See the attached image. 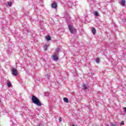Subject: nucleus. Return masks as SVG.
<instances>
[{
    "label": "nucleus",
    "mask_w": 126,
    "mask_h": 126,
    "mask_svg": "<svg viewBox=\"0 0 126 126\" xmlns=\"http://www.w3.org/2000/svg\"><path fill=\"white\" fill-rule=\"evenodd\" d=\"M46 39L47 41H51V36L50 35H47L46 36Z\"/></svg>",
    "instance_id": "8"
},
{
    "label": "nucleus",
    "mask_w": 126,
    "mask_h": 126,
    "mask_svg": "<svg viewBox=\"0 0 126 126\" xmlns=\"http://www.w3.org/2000/svg\"><path fill=\"white\" fill-rule=\"evenodd\" d=\"M92 32L94 35H95V34H96V29H95V28H93L92 29Z\"/></svg>",
    "instance_id": "9"
},
{
    "label": "nucleus",
    "mask_w": 126,
    "mask_h": 126,
    "mask_svg": "<svg viewBox=\"0 0 126 126\" xmlns=\"http://www.w3.org/2000/svg\"><path fill=\"white\" fill-rule=\"evenodd\" d=\"M83 87L84 88V90H86V89H87V87H86V85H83Z\"/></svg>",
    "instance_id": "13"
},
{
    "label": "nucleus",
    "mask_w": 126,
    "mask_h": 126,
    "mask_svg": "<svg viewBox=\"0 0 126 126\" xmlns=\"http://www.w3.org/2000/svg\"><path fill=\"white\" fill-rule=\"evenodd\" d=\"M56 51H57V52H59V51H60V49L59 48H57L56 49Z\"/></svg>",
    "instance_id": "19"
},
{
    "label": "nucleus",
    "mask_w": 126,
    "mask_h": 126,
    "mask_svg": "<svg viewBox=\"0 0 126 126\" xmlns=\"http://www.w3.org/2000/svg\"><path fill=\"white\" fill-rule=\"evenodd\" d=\"M7 85L8 87H10V86H11V83H10L9 81H8L7 82Z\"/></svg>",
    "instance_id": "11"
},
{
    "label": "nucleus",
    "mask_w": 126,
    "mask_h": 126,
    "mask_svg": "<svg viewBox=\"0 0 126 126\" xmlns=\"http://www.w3.org/2000/svg\"><path fill=\"white\" fill-rule=\"evenodd\" d=\"M8 4L9 6H11V5L12 4V3H11V2H8Z\"/></svg>",
    "instance_id": "15"
},
{
    "label": "nucleus",
    "mask_w": 126,
    "mask_h": 126,
    "mask_svg": "<svg viewBox=\"0 0 126 126\" xmlns=\"http://www.w3.org/2000/svg\"><path fill=\"white\" fill-rule=\"evenodd\" d=\"M18 73V72L17 71V70L15 68H13L12 71V75H14V76H17Z\"/></svg>",
    "instance_id": "3"
},
{
    "label": "nucleus",
    "mask_w": 126,
    "mask_h": 126,
    "mask_svg": "<svg viewBox=\"0 0 126 126\" xmlns=\"http://www.w3.org/2000/svg\"><path fill=\"white\" fill-rule=\"evenodd\" d=\"M32 100L33 104H35V105H37V106H42V103H41V101L39 100L37 97L35 95H32Z\"/></svg>",
    "instance_id": "1"
},
{
    "label": "nucleus",
    "mask_w": 126,
    "mask_h": 126,
    "mask_svg": "<svg viewBox=\"0 0 126 126\" xmlns=\"http://www.w3.org/2000/svg\"><path fill=\"white\" fill-rule=\"evenodd\" d=\"M58 56L54 55L53 56V60H54V61H58Z\"/></svg>",
    "instance_id": "6"
},
{
    "label": "nucleus",
    "mask_w": 126,
    "mask_h": 126,
    "mask_svg": "<svg viewBox=\"0 0 126 126\" xmlns=\"http://www.w3.org/2000/svg\"><path fill=\"white\" fill-rule=\"evenodd\" d=\"M124 125H125V122L124 121H122L121 123V125L124 126Z\"/></svg>",
    "instance_id": "16"
},
{
    "label": "nucleus",
    "mask_w": 126,
    "mask_h": 126,
    "mask_svg": "<svg viewBox=\"0 0 126 126\" xmlns=\"http://www.w3.org/2000/svg\"><path fill=\"white\" fill-rule=\"evenodd\" d=\"M68 27L69 31L71 33H72V34H75V33H76V30L75 29H74L73 27H72L71 25H69Z\"/></svg>",
    "instance_id": "2"
},
{
    "label": "nucleus",
    "mask_w": 126,
    "mask_h": 126,
    "mask_svg": "<svg viewBox=\"0 0 126 126\" xmlns=\"http://www.w3.org/2000/svg\"><path fill=\"white\" fill-rule=\"evenodd\" d=\"M111 126H117V125L114 124H111Z\"/></svg>",
    "instance_id": "17"
},
{
    "label": "nucleus",
    "mask_w": 126,
    "mask_h": 126,
    "mask_svg": "<svg viewBox=\"0 0 126 126\" xmlns=\"http://www.w3.org/2000/svg\"><path fill=\"white\" fill-rule=\"evenodd\" d=\"M95 61L97 63H100V59L99 58H96L95 59Z\"/></svg>",
    "instance_id": "12"
},
{
    "label": "nucleus",
    "mask_w": 126,
    "mask_h": 126,
    "mask_svg": "<svg viewBox=\"0 0 126 126\" xmlns=\"http://www.w3.org/2000/svg\"><path fill=\"white\" fill-rule=\"evenodd\" d=\"M57 3L54 2L52 4V8H57Z\"/></svg>",
    "instance_id": "5"
},
{
    "label": "nucleus",
    "mask_w": 126,
    "mask_h": 126,
    "mask_svg": "<svg viewBox=\"0 0 126 126\" xmlns=\"http://www.w3.org/2000/svg\"><path fill=\"white\" fill-rule=\"evenodd\" d=\"M63 101H65L66 103H68V99L66 97L63 98Z\"/></svg>",
    "instance_id": "10"
},
{
    "label": "nucleus",
    "mask_w": 126,
    "mask_h": 126,
    "mask_svg": "<svg viewBox=\"0 0 126 126\" xmlns=\"http://www.w3.org/2000/svg\"><path fill=\"white\" fill-rule=\"evenodd\" d=\"M120 4L122 6L126 5V0H121Z\"/></svg>",
    "instance_id": "4"
},
{
    "label": "nucleus",
    "mask_w": 126,
    "mask_h": 126,
    "mask_svg": "<svg viewBox=\"0 0 126 126\" xmlns=\"http://www.w3.org/2000/svg\"><path fill=\"white\" fill-rule=\"evenodd\" d=\"M50 46V45H47L45 44L44 46V49L45 51H47V50H48V47H49Z\"/></svg>",
    "instance_id": "7"
},
{
    "label": "nucleus",
    "mask_w": 126,
    "mask_h": 126,
    "mask_svg": "<svg viewBox=\"0 0 126 126\" xmlns=\"http://www.w3.org/2000/svg\"><path fill=\"white\" fill-rule=\"evenodd\" d=\"M94 15H95V16H98V15H99V14L98 13V12H95Z\"/></svg>",
    "instance_id": "14"
},
{
    "label": "nucleus",
    "mask_w": 126,
    "mask_h": 126,
    "mask_svg": "<svg viewBox=\"0 0 126 126\" xmlns=\"http://www.w3.org/2000/svg\"><path fill=\"white\" fill-rule=\"evenodd\" d=\"M59 120L60 122H62V121H63V120H62V118H61V117L59 118Z\"/></svg>",
    "instance_id": "18"
}]
</instances>
